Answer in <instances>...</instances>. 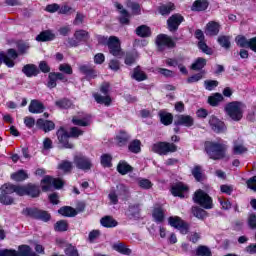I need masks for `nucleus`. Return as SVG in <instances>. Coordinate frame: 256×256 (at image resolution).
<instances>
[{"instance_id": "13d9d810", "label": "nucleus", "mask_w": 256, "mask_h": 256, "mask_svg": "<svg viewBox=\"0 0 256 256\" xmlns=\"http://www.w3.org/2000/svg\"><path fill=\"white\" fill-rule=\"evenodd\" d=\"M72 123L76 125V127H89V125H91V122L87 118L80 119L77 116L72 118Z\"/></svg>"}, {"instance_id": "09e8293b", "label": "nucleus", "mask_w": 256, "mask_h": 256, "mask_svg": "<svg viewBox=\"0 0 256 256\" xmlns=\"http://www.w3.org/2000/svg\"><path fill=\"white\" fill-rule=\"evenodd\" d=\"M54 231L56 233H65V231H69V222L67 220H59L54 224Z\"/></svg>"}, {"instance_id": "f257e3e1", "label": "nucleus", "mask_w": 256, "mask_h": 256, "mask_svg": "<svg viewBox=\"0 0 256 256\" xmlns=\"http://www.w3.org/2000/svg\"><path fill=\"white\" fill-rule=\"evenodd\" d=\"M82 135H85V131L77 126L71 127L69 132L65 126H60L56 130L58 145L61 146V149H75V144L71 139H79Z\"/></svg>"}, {"instance_id": "603ef678", "label": "nucleus", "mask_w": 256, "mask_h": 256, "mask_svg": "<svg viewBox=\"0 0 256 256\" xmlns=\"http://www.w3.org/2000/svg\"><path fill=\"white\" fill-rule=\"evenodd\" d=\"M100 163L102 167L105 168L113 167V156H111V154H102L100 157Z\"/></svg>"}, {"instance_id": "58836bf2", "label": "nucleus", "mask_w": 256, "mask_h": 256, "mask_svg": "<svg viewBox=\"0 0 256 256\" xmlns=\"http://www.w3.org/2000/svg\"><path fill=\"white\" fill-rule=\"evenodd\" d=\"M209 9V1L208 0H196L193 2L191 11H207Z\"/></svg>"}, {"instance_id": "5701e85b", "label": "nucleus", "mask_w": 256, "mask_h": 256, "mask_svg": "<svg viewBox=\"0 0 256 256\" xmlns=\"http://www.w3.org/2000/svg\"><path fill=\"white\" fill-rule=\"evenodd\" d=\"M221 31V24L217 21H209L206 26L204 33L207 37H217Z\"/></svg>"}, {"instance_id": "4468645a", "label": "nucleus", "mask_w": 256, "mask_h": 256, "mask_svg": "<svg viewBox=\"0 0 256 256\" xmlns=\"http://www.w3.org/2000/svg\"><path fill=\"white\" fill-rule=\"evenodd\" d=\"M185 21V17L181 15L180 13L172 14L166 22L167 29L170 31V33H175L179 31V26L181 23Z\"/></svg>"}, {"instance_id": "ddd939ff", "label": "nucleus", "mask_w": 256, "mask_h": 256, "mask_svg": "<svg viewBox=\"0 0 256 256\" xmlns=\"http://www.w3.org/2000/svg\"><path fill=\"white\" fill-rule=\"evenodd\" d=\"M155 43L157 45L158 51H164L165 47H167L168 49H175L177 47V43H175V41H173V38H171L167 34L157 35Z\"/></svg>"}, {"instance_id": "6e6552de", "label": "nucleus", "mask_w": 256, "mask_h": 256, "mask_svg": "<svg viewBox=\"0 0 256 256\" xmlns=\"http://www.w3.org/2000/svg\"><path fill=\"white\" fill-rule=\"evenodd\" d=\"M107 47L110 55H113V57L121 59L125 56V52H123V49L121 48V40H119L117 36H110L108 38Z\"/></svg>"}, {"instance_id": "052dcab7", "label": "nucleus", "mask_w": 256, "mask_h": 256, "mask_svg": "<svg viewBox=\"0 0 256 256\" xmlns=\"http://www.w3.org/2000/svg\"><path fill=\"white\" fill-rule=\"evenodd\" d=\"M192 175L194 179L198 181V183H200V181H203V170L201 169L200 165L194 166V168L192 169Z\"/></svg>"}, {"instance_id": "a19ab883", "label": "nucleus", "mask_w": 256, "mask_h": 256, "mask_svg": "<svg viewBox=\"0 0 256 256\" xmlns=\"http://www.w3.org/2000/svg\"><path fill=\"white\" fill-rule=\"evenodd\" d=\"M57 169L59 171H62V173H64V175H69V173H72V171H73V162H71L69 160H62L58 164Z\"/></svg>"}, {"instance_id": "39448f33", "label": "nucleus", "mask_w": 256, "mask_h": 256, "mask_svg": "<svg viewBox=\"0 0 256 256\" xmlns=\"http://www.w3.org/2000/svg\"><path fill=\"white\" fill-rule=\"evenodd\" d=\"M192 200L202 209H213V198L204 190L198 189L194 192Z\"/></svg>"}, {"instance_id": "aec40b11", "label": "nucleus", "mask_w": 256, "mask_h": 256, "mask_svg": "<svg viewBox=\"0 0 256 256\" xmlns=\"http://www.w3.org/2000/svg\"><path fill=\"white\" fill-rule=\"evenodd\" d=\"M36 128L43 133H51L55 131V122L53 120L38 118L36 120Z\"/></svg>"}, {"instance_id": "bf43d9fd", "label": "nucleus", "mask_w": 256, "mask_h": 256, "mask_svg": "<svg viewBox=\"0 0 256 256\" xmlns=\"http://www.w3.org/2000/svg\"><path fill=\"white\" fill-rule=\"evenodd\" d=\"M203 75H205V70H202L196 74H193L192 76L188 77L186 79V83L191 84V83H198V81H201L203 79Z\"/></svg>"}, {"instance_id": "f3484780", "label": "nucleus", "mask_w": 256, "mask_h": 256, "mask_svg": "<svg viewBox=\"0 0 256 256\" xmlns=\"http://www.w3.org/2000/svg\"><path fill=\"white\" fill-rule=\"evenodd\" d=\"M74 164L81 171H90V169L93 167V162H91V159L83 154L74 156Z\"/></svg>"}, {"instance_id": "0eeeda50", "label": "nucleus", "mask_w": 256, "mask_h": 256, "mask_svg": "<svg viewBox=\"0 0 256 256\" xmlns=\"http://www.w3.org/2000/svg\"><path fill=\"white\" fill-rule=\"evenodd\" d=\"M41 196V186L35 183H27L26 185H20V197H31V199H37Z\"/></svg>"}, {"instance_id": "f704fd0d", "label": "nucleus", "mask_w": 256, "mask_h": 256, "mask_svg": "<svg viewBox=\"0 0 256 256\" xmlns=\"http://www.w3.org/2000/svg\"><path fill=\"white\" fill-rule=\"evenodd\" d=\"M54 39L55 33H53L51 30H44L36 36V41L39 43H47L49 41H54Z\"/></svg>"}, {"instance_id": "0e129e2a", "label": "nucleus", "mask_w": 256, "mask_h": 256, "mask_svg": "<svg viewBox=\"0 0 256 256\" xmlns=\"http://www.w3.org/2000/svg\"><path fill=\"white\" fill-rule=\"evenodd\" d=\"M128 7L132 10V15H141V5L137 2H129Z\"/></svg>"}, {"instance_id": "cd10ccee", "label": "nucleus", "mask_w": 256, "mask_h": 256, "mask_svg": "<svg viewBox=\"0 0 256 256\" xmlns=\"http://www.w3.org/2000/svg\"><path fill=\"white\" fill-rule=\"evenodd\" d=\"M131 79H134V81L141 83L142 81H147L149 79V76L147 75V73H145V71H143L141 66L138 65L133 69Z\"/></svg>"}, {"instance_id": "20e7f679", "label": "nucleus", "mask_w": 256, "mask_h": 256, "mask_svg": "<svg viewBox=\"0 0 256 256\" xmlns=\"http://www.w3.org/2000/svg\"><path fill=\"white\" fill-rule=\"evenodd\" d=\"M242 105L243 103L239 101L228 102L224 107V111L232 121H241L243 119Z\"/></svg>"}, {"instance_id": "72a5a7b5", "label": "nucleus", "mask_w": 256, "mask_h": 256, "mask_svg": "<svg viewBox=\"0 0 256 256\" xmlns=\"http://www.w3.org/2000/svg\"><path fill=\"white\" fill-rule=\"evenodd\" d=\"M116 171L119 175H127L133 173V166L129 165L125 160H120L117 164Z\"/></svg>"}, {"instance_id": "f03ea898", "label": "nucleus", "mask_w": 256, "mask_h": 256, "mask_svg": "<svg viewBox=\"0 0 256 256\" xmlns=\"http://www.w3.org/2000/svg\"><path fill=\"white\" fill-rule=\"evenodd\" d=\"M204 149L209 159H212V161H221V159H225L227 150L225 149V145L219 142L206 141L204 143Z\"/></svg>"}, {"instance_id": "5fc2aeb1", "label": "nucleus", "mask_w": 256, "mask_h": 256, "mask_svg": "<svg viewBox=\"0 0 256 256\" xmlns=\"http://www.w3.org/2000/svg\"><path fill=\"white\" fill-rule=\"evenodd\" d=\"M217 41L224 49H231V38L229 36L221 35L218 37Z\"/></svg>"}, {"instance_id": "412c9836", "label": "nucleus", "mask_w": 256, "mask_h": 256, "mask_svg": "<svg viewBox=\"0 0 256 256\" xmlns=\"http://www.w3.org/2000/svg\"><path fill=\"white\" fill-rule=\"evenodd\" d=\"M189 191V187L183 184V182H178L171 186L170 193L173 197H179L180 199H185V193Z\"/></svg>"}, {"instance_id": "e2e57ef3", "label": "nucleus", "mask_w": 256, "mask_h": 256, "mask_svg": "<svg viewBox=\"0 0 256 256\" xmlns=\"http://www.w3.org/2000/svg\"><path fill=\"white\" fill-rule=\"evenodd\" d=\"M196 255L197 256H213L211 253V249L207 246L200 245L196 249Z\"/></svg>"}, {"instance_id": "8fccbe9b", "label": "nucleus", "mask_w": 256, "mask_h": 256, "mask_svg": "<svg viewBox=\"0 0 256 256\" xmlns=\"http://www.w3.org/2000/svg\"><path fill=\"white\" fill-rule=\"evenodd\" d=\"M136 35L142 38L151 37V28L147 25L138 26L136 28Z\"/></svg>"}, {"instance_id": "7ed1b4c3", "label": "nucleus", "mask_w": 256, "mask_h": 256, "mask_svg": "<svg viewBox=\"0 0 256 256\" xmlns=\"http://www.w3.org/2000/svg\"><path fill=\"white\" fill-rule=\"evenodd\" d=\"M21 213L24 215V217H29L30 219H35L36 221H43V223H49V221H51V213L37 207H26Z\"/></svg>"}, {"instance_id": "a878e982", "label": "nucleus", "mask_w": 256, "mask_h": 256, "mask_svg": "<svg viewBox=\"0 0 256 256\" xmlns=\"http://www.w3.org/2000/svg\"><path fill=\"white\" fill-rule=\"evenodd\" d=\"M176 6L173 2H168L166 4H160L158 6L157 11L159 15H162V17H169L173 11H175Z\"/></svg>"}, {"instance_id": "2f4dec72", "label": "nucleus", "mask_w": 256, "mask_h": 256, "mask_svg": "<svg viewBox=\"0 0 256 256\" xmlns=\"http://www.w3.org/2000/svg\"><path fill=\"white\" fill-rule=\"evenodd\" d=\"M10 179L15 181V183H23L29 179V174L24 169L17 170L10 175Z\"/></svg>"}, {"instance_id": "6e6d98bb", "label": "nucleus", "mask_w": 256, "mask_h": 256, "mask_svg": "<svg viewBox=\"0 0 256 256\" xmlns=\"http://www.w3.org/2000/svg\"><path fill=\"white\" fill-rule=\"evenodd\" d=\"M55 105L59 109H71L73 102H71V100H69L68 98H62V99L56 101Z\"/></svg>"}, {"instance_id": "dca6fc26", "label": "nucleus", "mask_w": 256, "mask_h": 256, "mask_svg": "<svg viewBox=\"0 0 256 256\" xmlns=\"http://www.w3.org/2000/svg\"><path fill=\"white\" fill-rule=\"evenodd\" d=\"M209 126L218 135L227 131V125L215 115H211L208 120Z\"/></svg>"}, {"instance_id": "3c124183", "label": "nucleus", "mask_w": 256, "mask_h": 256, "mask_svg": "<svg viewBox=\"0 0 256 256\" xmlns=\"http://www.w3.org/2000/svg\"><path fill=\"white\" fill-rule=\"evenodd\" d=\"M128 151L130 153H134V155L139 154V152L141 151V140L139 139L132 140L128 145Z\"/></svg>"}, {"instance_id": "774afa93", "label": "nucleus", "mask_w": 256, "mask_h": 256, "mask_svg": "<svg viewBox=\"0 0 256 256\" xmlns=\"http://www.w3.org/2000/svg\"><path fill=\"white\" fill-rule=\"evenodd\" d=\"M246 185H247L248 189H251L252 191H254L256 193V175L249 178L246 181Z\"/></svg>"}, {"instance_id": "a211bd4d", "label": "nucleus", "mask_w": 256, "mask_h": 256, "mask_svg": "<svg viewBox=\"0 0 256 256\" xmlns=\"http://www.w3.org/2000/svg\"><path fill=\"white\" fill-rule=\"evenodd\" d=\"M175 127H193L195 125V119L191 115L179 114L174 120Z\"/></svg>"}, {"instance_id": "ea45409f", "label": "nucleus", "mask_w": 256, "mask_h": 256, "mask_svg": "<svg viewBox=\"0 0 256 256\" xmlns=\"http://www.w3.org/2000/svg\"><path fill=\"white\" fill-rule=\"evenodd\" d=\"M100 223L102 227H105L106 229H113L114 227H117L119 225V222L113 218V216H104L101 218Z\"/></svg>"}, {"instance_id": "9b49d317", "label": "nucleus", "mask_w": 256, "mask_h": 256, "mask_svg": "<svg viewBox=\"0 0 256 256\" xmlns=\"http://www.w3.org/2000/svg\"><path fill=\"white\" fill-rule=\"evenodd\" d=\"M168 224L170 225V227L178 229L181 235H187V233H189V229H191L189 223L185 222V220H183L179 216H170L168 218Z\"/></svg>"}, {"instance_id": "c03bdc74", "label": "nucleus", "mask_w": 256, "mask_h": 256, "mask_svg": "<svg viewBox=\"0 0 256 256\" xmlns=\"http://www.w3.org/2000/svg\"><path fill=\"white\" fill-rule=\"evenodd\" d=\"M90 38L91 35H89V32L83 29L76 30L74 33V39H77L78 43H87Z\"/></svg>"}, {"instance_id": "c85d7f7f", "label": "nucleus", "mask_w": 256, "mask_h": 256, "mask_svg": "<svg viewBox=\"0 0 256 256\" xmlns=\"http://www.w3.org/2000/svg\"><path fill=\"white\" fill-rule=\"evenodd\" d=\"M28 111L34 115H39L45 111V105L37 99L31 100Z\"/></svg>"}, {"instance_id": "6ab92c4d", "label": "nucleus", "mask_w": 256, "mask_h": 256, "mask_svg": "<svg viewBox=\"0 0 256 256\" xmlns=\"http://www.w3.org/2000/svg\"><path fill=\"white\" fill-rule=\"evenodd\" d=\"M57 81H62L63 83H67V77H65V74L61 72H50L48 74V82H47L48 89H55V87H57Z\"/></svg>"}, {"instance_id": "c756f323", "label": "nucleus", "mask_w": 256, "mask_h": 256, "mask_svg": "<svg viewBox=\"0 0 256 256\" xmlns=\"http://www.w3.org/2000/svg\"><path fill=\"white\" fill-rule=\"evenodd\" d=\"M152 217L155 223H163L165 221V210L163 206H155L152 210Z\"/></svg>"}, {"instance_id": "bb28decb", "label": "nucleus", "mask_w": 256, "mask_h": 256, "mask_svg": "<svg viewBox=\"0 0 256 256\" xmlns=\"http://www.w3.org/2000/svg\"><path fill=\"white\" fill-rule=\"evenodd\" d=\"M2 193H6L7 195H11L13 193H16L18 197L21 196V185H15L12 183H5L0 188Z\"/></svg>"}, {"instance_id": "37998d69", "label": "nucleus", "mask_w": 256, "mask_h": 256, "mask_svg": "<svg viewBox=\"0 0 256 256\" xmlns=\"http://www.w3.org/2000/svg\"><path fill=\"white\" fill-rule=\"evenodd\" d=\"M59 215L62 217H77V210L71 206H62L58 210Z\"/></svg>"}, {"instance_id": "b1692460", "label": "nucleus", "mask_w": 256, "mask_h": 256, "mask_svg": "<svg viewBox=\"0 0 256 256\" xmlns=\"http://www.w3.org/2000/svg\"><path fill=\"white\" fill-rule=\"evenodd\" d=\"M128 219H134V221H139L141 219V205L140 204H130L126 212Z\"/></svg>"}, {"instance_id": "2eb2a0df", "label": "nucleus", "mask_w": 256, "mask_h": 256, "mask_svg": "<svg viewBox=\"0 0 256 256\" xmlns=\"http://www.w3.org/2000/svg\"><path fill=\"white\" fill-rule=\"evenodd\" d=\"M235 41L238 47H241L242 49H251V51L256 53V36L248 40L244 35H238L236 36Z\"/></svg>"}, {"instance_id": "393cba45", "label": "nucleus", "mask_w": 256, "mask_h": 256, "mask_svg": "<svg viewBox=\"0 0 256 256\" xmlns=\"http://www.w3.org/2000/svg\"><path fill=\"white\" fill-rule=\"evenodd\" d=\"M115 7H116V9L119 11V13H120V15H122V16H120L119 17V23L121 24V25H129V23H131V20H129L130 19V17H131V14H129V11H127L126 9H124L123 8V5L121 4V3H119V2H116L115 3Z\"/></svg>"}, {"instance_id": "f8f14e48", "label": "nucleus", "mask_w": 256, "mask_h": 256, "mask_svg": "<svg viewBox=\"0 0 256 256\" xmlns=\"http://www.w3.org/2000/svg\"><path fill=\"white\" fill-rule=\"evenodd\" d=\"M3 256H39L37 253L33 252L31 246L27 244H22L17 250L5 249L3 250Z\"/></svg>"}, {"instance_id": "4be33fe9", "label": "nucleus", "mask_w": 256, "mask_h": 256, "mask_svg": "<svg viewBox=\"0 0 256 256\" xmlns=\"http://www.w3.org/2000/svg\"><path fill=\"white\" fill-rule=\"evenodd\" d=\"M78 69L82 75H85L88 81H91V79H97L98 74L95 66H91L89 64H82L79 66Z\"/></svg>"}, {"instance_id": "4d7b16f0", "label": "nucleus", "mask_w": 256, "mask_h": 256, "mask_svg": "<svg viewBox=\"0 0 256 256\" xmlns=\"http://www.w3.org/2000/svg\"><path fill=\"white\" fill-rule=\"evenodd\" d=\"M0 203L2 205H13V203H15V198L11 197L9 194H7L5 192H1Z\"/></svg>"}, {"instance_id": "c9c22d12", "label": "nucleus", "mask_w": 256, "mask_h": 256, "mask_svg": "<svg viewBox=\"0 0 256 256\" xmlns=\"http://www.w3.org/2000/svg\"><path fill=\"white\" fill-rule=\"evenodd\" d=\"M93 98L95 99L96 103H98V105H105V107H110L111 103H113V99L110 95L107 94L102 96L99 93H94Z\"/></svg>"}, {"instance_id": "9d476101", "label": "nucleus", "mask_w": 256, "mask_h": 256, "mask_svg": "<svg viewBox=\"0 0 256 256\" xmlns=\"http://www.w3.org/2000/svg\"><path fill=\"white\" fill-rule=\"evenodd\" d=\"M152 151L157 155H169V153H176L177 145L169 142H157L153 144Z\"/></svg>"}, {"instance_id": "69168bd1", "label": "nucleus", "mask_w": 256, "mask_h": 256, "mask_svg": "<svg viewBox=\"0 0 256 256\" xmlns=\"http://www.w3.org/2000/svg\"><path fill=\"white\" fill-rule=\"evenodd\" d=\"M138 185L141 189H146V190H149L151 189V187H153V183L151 182V180L147 178L140 179L138 181Z\"/></svg>"}, {"instance_id": "680f3d73", "label": "nucleus", "mask_w": 256, "mask_h": 256, "mask_svg": "<svg viewBox=\"0 0 256 256\" xmlns=\"http://www.w3.org/2000/svg\"><path fill=\"white\" fill-rule=\"evenodd\" d=\"M198 49L202 51V53H205V55H213V49L207 45V42L204 41H198Z\"/></svg>"}, {"instance_id": "864d4df0", "label": "nucleus", "mask_w": 256, "mask_h": 256, "mask_svg": "<svg viewBox=\"0 0 256 256\" xmlns=\"http://www.w3.org/2000/svg\"><path fill=\"white\" fill-rule=\"evenodd\" d=\"M65 256H79V250L77 246H73V244L68 243L64 249Z\"/></svg>"}, {"instance_id": "7c9ffc66", "label": "nucleus", "mask_w": 256, "mask_h": 256, "mask_svg": "<svg viewBox=\"0 0 256 256\" xmlns=\"http://www.w3.org/2000/svg\"><path fill=\"white\" fill-rule=\"evenodd\" d=\"M22 73L26 77H37L39 75L40 71L37 65L35 64H26L22 67Z\"/></svg>"}, {"instance_id": "4c0bfd02", "label": "nucleus", "mask_w": 256, "mask_h": 256, "mask_svg": "<svg viewBox=\"0 0 256 256\" xmlns=\"http://www.w3.org/2000/svg\"><path fill=\"white\" fill-rule=\"evenodd\" d=\"M112 249L114 251H117V253H120V255H131L133 253V250H131L128 246H126L123 242H117L114 243L112 246Z\"/></svg>"}, {"instance_id": "a18cd8bd", "label": "nucleus", "mask_w": 256, "mask_h": 256, "mask_svg": "<svg viewBox=\"0 0 256 256\" xmlns=\"http://www.w3.org/2000/svg\"><path fill=\"white\" fill-rule=\"evenodd\" d=\"M222 101H225V97L219 92L208 97V103L211 107H219V103H222Z\"/></svg>"}, {"instance_id": "e433bc0d", "label": "nucleus", "mask_w": 256, "mask_h": 256, "mask_svg": "<svg viewBox=\"0 0 256 256\" xmlns=\"http://www.w3.org/2000/svg\"><path fill=\"white\" fill-rule=\"evenodd\" d=\"M158 117L160 119V123H162V125H165V127H169V125L173 124V115L171 114V112L162 110L158 113Z\"/></svg>"}, {"instance_id": "de8ad7c7", "label": "nucleus", "mask_w": 256, "mask_h": 256, "mask_svg": "<svg viewBox=\"0 0 256 256\" xmlns=\"http://www.w3.org/2000/svg\"><path fill=\"white\" fill-rule=\"evenodd\" d=\"M137 57H138L137 52H134V51L126 52L125 58H124L125 65H127L128 67L135 65V63H137Z\"/></svg>"}, {"instance_id": "49530a36", "label": "nucleus", "mask_w": 256, "mask_h": 256, "mask_svg": "<svg viewBox=\"0 0 256 256\" xmlns=\"http://www.w3.org/2000/svg\"><path fill=\"white\" fill-rule=\"evenodd\" d=\"M192 215L196 217V219H206V217L209 216V213L207 211L199 206H192L191 208Z\"/></svg>"}, {"instance_id": "423d86ee", "label": "nucleus", "mask_w": 256, "mask_h": 256, "mask_svg": "<svg viewBox=\"0 0 256 256\" xmlns=\"http://www.w3.org/2000/svg\"><path fill=\"white\" fill-rule=\"evenodd\" d=\"M41 190L43 193H47V191H51V187L53 186L54 189H63L65 187V181L61 178H53L51 176H45L41 180Z\"/></svg>"}, {"instance_id": "338daca9", "label": "nucleus", "mask_w": 256, "mask_h": 256, "mask_svg": "<svg viewBox=\"0 0 256 256\" xmlns=\"http://www.w3.org/2000/svg\"><path fill=\"white\" fill-rule=\"evenodd\" d=\"M204 87L206 91H213L215 87H219V81L217 80H206L204 81Z\"/></svg>"}, {"instance_id": "473e14b6", "label": "nucleus", "mask_w": 256, "mask_h": 256, "mask_svg": "<svg viewBox=\"0 0 256 256\" xmlns=\"http://www.w3.org/2000/svg\"><path fill=\"white\" fill-rule=\"evenodd\" d=\"M115 140L117 141L118 147H125L131 140V135L125 130H120L118 135H116Z\"/></svg>"}, {"instance_id": "79ce46f5", "label": "nucleus", "mask_w": 256, "mask_h": 256, "mask_svg": "<svg viewBox=\"0 0 256 256\" xmlns=\"http://www.w3.org/2000/svg\"><path fill=\"white\" fill-rule=\"evenodd\" d=\"M207 66V59L203 57H198L194 63L191 64L190 69L192 71H203Z\"/></svg>"}, {"instance_id": "1a4fd4ad", "label": "nucleus", "mask_w": 256, "mask_h": 256, "mask_svg": "<svg viewBox=\"0 0 256 256\" xmlns=\"http://www.w3.org/2000/svg\"><path fill=\"white\" fill-rule=\"evenodd\" d=\"M19 58V52L14 48H9L6 53L0 52V65L4 63L8 69L15 67V59Z\"/></svg>"}]
</instances>
